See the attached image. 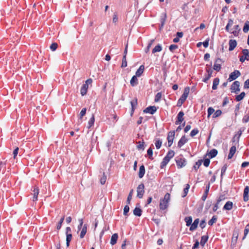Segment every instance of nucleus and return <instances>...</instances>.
I'll return each mask as SVG.
<instances>
[{
    "mask_svg": "<svg viewBox=\"0 0 249 249\" xmlns=\"http://www.w3.org/2000/svg\"><path fill=\"white\" fill-rule=\"evenodd\" d=\"M170 200V195L166 193L163 199L160 200V208L162 210H165L168 207V203Z\"/></svg>",
    "mask_w": 249,
    "mask_h": 249,
    "instance_id": "f257e3e1",
    "label": "nucleus"
},
{
    "mask_svg": "<svg viewBox=\"0 0 249 249\" xmlns=\"http://www.w3.org/2000/svg\"><path fill=\"white\" fill-rule=\"evenodd\" d=\"M175 155V152L173 150H170L168 151L166 156L164 158L162 161L161 163L160 167L163 168L168 163L170 159H172Z\"/></svg>",
    "mask_w": 249,
    "mask_h": 249,
    "instance_id": "f03ea898",
    "label": "nucleus"
},
{
    "mask_svg": "<svg viewBox=\"0 0 249 249\" xmlns=\"http://www.w3.org/2000/svg\"><path fill=\"white\" fill-rule=\"evenodd\" d=\"M190 91V88L189 87H186L184 89V92L183 94L181 95L179 99L178 100L177 106L178 107H180L183 102L186 100L187 98L189 93Z\"/></svg>",
    "mask_w": 249,
    "mask_h": 249,
    "instance_id": "7ed1b4c3",
    "label": "nucleus"
},
{
    "mask_svg": "<svg viewBox=\"0 0 249 249\" xmlns=\"http://www.w3.org/2000/svg\"><path fill=\"white\" fill-rule=\"evenodd\" d=\"M144 193V184L141 183L139 185L137 188V196L139 198H142Z\"/></svg>",
    "mask_w": 249,
    "mask_h": 249,
    "instance_id": "20e7f679",
    "label": "nucleus"
},
{
    "mask_svg": "<svg viewBox=\"0 0 249 249\" xmlns=\"http://www.w3.org/2000/svg\"><path fill=\"white\" fill-rule=\"evenodd\" d=\"M240 82L238 81H234L231 86V92L238 93L240 91Z\"/></svg>",
    "mask_w": 249,
    "mask_h": 249,
    "instance_id": "39448f33",
    "label": "nucleus"
},
{
    "mask_svg": "<svg viewBox=\"0 0 249 249\" xmlns=\"http://www.w3.org/2000/svg\"><path fill=\"white\" fill-rule=\"evenodd\" d=\"M240 75H241V73L239 71L235 70L233 72H231L230 74L229 77L228 79V80L230 82L234 80H235L236 78H237Z\"/></svg>",
    "mask_w": 249,
    "mask_h": 249,
    "instance_id": "423d86ee",
    "label": "nucleus"
},
{
    "mask_svg": "<svg viewBox=\"0 0 249 249\" xmlns=\"http://www.w3.org/2000/svg\"><path fill=\"white\" fill-rule=\"evenodd\" d=\"M223 61L220 58H217L215 61L214 64L213 65V69L214 70L219 71L221 69V65L222 64Z\"/></svg>",
    "mask_w": 249,
    "mask_h": 249,
    "instance_id": "0eeeda50",
    "label": "nucleus"
},
{
    "mask_svg": "<svg viewBox=\"0 0 249 249\" xmlns=\"http://www.w3.org/2000/svg\"><path fill=\"white\" fill-rule=\"evenodd\" d=\"M175 134V131H170L168 134L167 140L169 147H170L173 144Z\"/></svg>",
    "mask_w": 249,
    "mask_h": 249,
    "instance_id": "6e6552de",
    "label": "nucleus"
},
{
    "mask_svg": "<svg viewBox=\"0 0 249 249\" xmlns=\"http://www.w3.org/2000/svg\"><path fill=\"white\" fill-rule=\"evenodd\" d=\"M157 111V108L155 106H149L146 107L143 112L146 113H150V114H153Z\"/></svg>",
    "mask_w": 249,
    "mask_h": 249,
    "instance_id": "1a4fd4ad",
    "label": "nucleus"
},
{
    "mask_svg": "<svg viewBox=\"0 0 249 249\" xmlns=\"http://www.w3.org/2000/svg\"><path fill=\"white\" fill-rule=\"evenodd\" d=\"M184 115V114L183 112L182 111H180L178 113V116H177V120L176 121V123H175L176 124H180L183 121Z\"/></svg>",
    "mask_w": 249,
    "mask_h": 249,
    "instance_id": "9d476101",
    "label": "nucleus"
},
{
    "mask_svg": "<svg viewBox=\"0 0 249 249\" xmlns=\"http://www.w3.org/2000/svg\"><path fill=\"white\" fill-rule=\"evenodd\" d=\"M239 233V230L238 229L235 230L233 231V234H232V237L231 239L232 243H234V244H235L237 242Z\"/></svg>",
    "mask_w": 249,
    "mask_h": 249,
    "instance_id": "9b49d317",
    "label": "nucleus"
},
{
    "mask_svg": "<svg viewBox=\"0 0 249 249\" xmlns=\"http://www.w3.org/2000/svg\"><path fill=\"white\" fill-rule=\"evenodd\" d=\"M229 50L230 51H231L234 50V49L237 46V42L234 39H230L229 42Z\"/></svg>",
    "mask_w": 249,
    "mask_h": 249,
    "instance_id": "f8f14e48",
    "label": "nucleus"
},
{
    "mask_svg": "<svg viewBox=\"0 0 249 249\" xmlns=\"http://www.w3.org/2000/svg\"><path fill=\"white\" fill-rule=\"evenodd\" d=\"M188 142V139L186 137L185 135L182 136L181 139L178 142V147H182L185 143Z\"/></svg>",
    "mask_w": 249,
    "mask_h": 249,
    "instance_id": "ddd939ff",
    "label": "nucleus"
},
{
    "mask_svg": "<svg viewBox=\"0 0 249 249\" xmlns=\"http://www.w3.org/2000/svg\"><path fill=\"white\" fill-rule=\"evenodd\" d=\"M249 187L247 186L244 190L243 199L244 201L247 202L249 200Z\"/></svg>",
    "mask_w": 249,
    "mask_h": 249,
    "instance_id": "4468645a",
    "label": "nucleus"
},
{
    "mask_svg": "<svg viewBox=\"0 0 249 249\" xmlns=\"http://www.w3.org/2000/svg\"><path fill=\"white\" fill-rule=\"evenodd\" d=\"M199 222V218L196 219L194 220V222L190 226V231H193L195 230L197 228Z\"/></svg>",
    "mask_w": 249,
    "mask_h": 249,
    "instance_id": "2eb2a0df",
    "label": "nucleus"
},
{
    "mask_svg": "<svg viewBox=\"0 0 249 249\" xmlns=\"http://www.w3.org/2000/svg\"><path fill=\"white\" fill-rule=\"evenodd\" d=\"M233 203L231 201H228L226 202L223 207V210L230 211L232 209Z\"/></svg>",
    "mask_w": 249,
    "mask_h": 249,
    "instance_id": "dca6fc26",
    "label": "nucleus"
},
{
    "mask_svg": "<svg viewBox=\"0 0 249 249\" xmlns=\"http://www.w3.org/2000/svg\"><path fill=\"white\" fill-rule=\"evenodd\" d=\"M186 161L184 159H179L176 160L177 166L179 168H182L185 165Z\"/></svg>",
    "mask_w": 249,
    "mask_h": 249,
    "instance_id": "f3484780",
    "label": "nucleus"
},
{
    "mask_svg": "<svg viewBox=\"0 0 249 249\" xmlns=\"http://www.w3.org/2000/svg\"><path fill=\"white\" fill-rule=\"evenodd\" d=\"M131 105V115L133 113L135 108L137 106V99L134 98L130 102Z\"/></svg>",
    "mask_w": 249,
    "mask_h": 249,
    "instance_id": "a211bd4d",
    "label": "nucleus"
},
{
    "mask_svg": "<svg viewBox=\"0 0 249 249\" xmlns=\"http://www.w3.org/2000/svg\"><path fill=\"white\" fill-rule=\"evenodd\" d=\"M81 231L80 234V237L81 238H84L85 234L87 233V224H85L83 225V227L81 228Z\"/></svg>",
    "mask_w": 249,
    "mask_h": 249,
    "instance_id": "6ab92c4d",
    "label": "nucleus"
},
{
    "mask_svg": "<svg viewBox=\"0 0 249 249\" xmlns=\"http://www.w3.org/2000/svg\"><path fill=\"white\" fill-rule=\"evenodd\" d=\"M167 18V14L166 13H162L160 17V23H162V26H164L165 22L166 21Z\"/></svg>",
    "mask_w": 249,
    "mask_h": 249,
    "instance_id": "aec40b11",
    "label": "nucleus"
},
{
    "mask_svg": "<svg viewBox=\"0 0 249 249\" xmlns=\"http://www.w3.org/2000/svg\"><path fill=\"white\" fill-rule=\"evenodd\" d=\"M210 183H209L207 185V186L206 187L205 192L202 196V199L203 201H205L207 197V196H208V193L209 191V189H210Z\"/></svg>",
    "mask_w": 249,
    "mask_h": 249,
    "instance_id": "412c9836",
    "label": "nucleus"
},
{
    "mask_svg": "<svg viewBox=\"0 0 249 249\" xmlns=\"http://www.w3.org/2000/svg\"><path fill=\"white\" fill-rule=\"evenodd\" d=\"M144 69V67L143 65H141L139 68L137 70V71L136 72L135 76L137 77H140L142 73L143 72Z\"/></svg>",
    "mask_w": 249,
    "mask_h": 249,
    "instance_id": "4be33fe9",
    "label": "nucleus"
},
{
    "mask_svg": "<svg viewBox=\"0 0 249 249\" xmlns=\"http://www.w3.org/2000/svg\"><path fill=\"white\" fill-rule=\"evenodd\" d=\"M236 147L235 146H232L230 150L229 154L228 155V159H231L232 158L233 156L235 154L236 152Z\"/></svg>",
    "mask_w": 249,
    "mask_h": 249,
    "instance_id": "5701e85b",
    "label": "nucleus"
},
{
    "mask_svg": "<svg viewBox=\"0 0 249 249\" xmlns=\"http://www.w3.org/2000/svg\"><path fill=\"white\" fill-rule=\"evenodd\" d=\"M118 238V234L117 233H114L111 236L110 244L112 245H115L117 241Z\"/></svg>",
    "mask_w": 249,
    "mask_h": 249,
    "instance_id": "b1692460",
    "label": "nucleus"
},
{
    "mask_svg": "<svg viewBox=\"0 0 249 249\" xmlns=\"http://www.w3.org/2000/svg\"><path fill=\"white\" fill-rule=\"evenodd\" d=\"M137 76L134 75L130 80V83L132 87L136 86L138 84Z\"/></svg>",
    "mask_w": 249,
    "mask_h": 249,
    "instance_id": "393cba45",
    "label": "nucleus"
},
{
    "mask_svg": "<svg viewBox=\"0 0 249 249\" xmlns=\"http://www.w3.org/2000/svg\"><path fill=\"white\" fill-rule=\"evenodd\" d=\"M145 174V168L144 166L142 165L140 166L139 172V177L142 178Z\"/></svg>",
    "mask_w": 249,
    "mask_h": 249,
    "instance_id": "a878e982",
    "label": "nucleus"
},
{
    "mask_svg": "<svg viewBox=\"0 0 249 249\" xmlns=\"http://www.w3.org/2000/svg\"><path fill=\"white\" fill-rule=\"evenodd\" d=\"M217 150L215 149H213L211 150L208 154L209 157L210 158H213L215 157L217 154Z\"/></svg>",
    "mask_w": 249,
    "mask_h": 249,
    "instance_id": "bb28decb",
    "label": "nucleus"
},
{
    "mask_svg": "<svg viewBox=\"0 0 249 249\" xmlns=\"http://www.w3.org/2000/svg\"><path fill=\"white\" fill-rule=\"evenodd\" d=\"M208 239V236L203 235L201 237L200 244L202 247L204 246L205 243L207 242Z\"/></svg>",
    "mask_w": 249,
    "mask_h": 249,
    "instance_id": "cd10ccee",
    "label": "nucleus"
},
{
    "mask_svg": "<svg viewBox=\"0 0 249 249\" xmlns=\"http://www.w3.org/2000/svg\"><path fill=\"white\" fill-rule=\"evenodd\" d=\"M219 79L218 78H215L213 81L212 89L213 90L217 89V85L219 84Z\"/></svg>",
    "mask_w": 249,
    "mask_h": 249,
    "instance_id": "c85d7f7f",
    "label": "nucleus"
},
{
    "mask_svg": "<svg viewBox=\"0 0 249 249\" xmlns=\"http://www.w3.org/2000/svg\"><path fill=\"white\" fill-rule=\"evenodd\" d=\"M142 211L139 208L136 207L133 211V213L135 215L140 216L142 215Z\"/></svg>",
    "mask_w": 249,
    "mask_h": 249,
    "instance_id": "c756f323",
    "label": "nucleus"
},
{
    "mask_svg": "<svg viewBox=\"0 0 249 249\" xmlns=\"http://www.w3.org/2000/svg\"><path fill=\"white\" fill-rule=\"evenodd\" d=\"M245 95H246V93H245V92H242L239 95H237L236 96L235 100L237 102L240 101L244 99Z\"/></svg>",
    "mask_w": 249,
    "mask_h": 249,
    "instance_id": "7c9ffc66",
    "label": "nucleus"
},
{
    "mask_svg": "<svg viewBox=\"0 0 249 249\" xmlns=\"http://www.w3.org/2000/svg\"><path fill=\"white\" fill-rule=\"evenodd\" d=\"M162 50V46L160 44H158L155 47V48L152 50V53H154L157 52H160Z\"/></svg>",
    "mask_w": 249,
    "mask_h": 249,
    "instance_id": "2f4dec72",
    "label": "nucleus"
},
{
    "mask_svg": "<svg viewBox=\"0 0 249 249\" xmlns=\"http://www.w3.org/2000/svg\"><path fill=\"white\" fill-rule=\"evenodd\" d=\"M184 220L186 223L187 226H190L192 222V217L191 216L186 217Z\"/></svg>",
    "mask_w": 249,
    "mask_h": 249,
    "instance_id": "473e14b6",
    "label": "nucleus"
},
{
    "mask_svg": "<svg viewBox=\"0 0 249 249\" xmlns=\"http://www.w3.org/2000/svg\"><path fill=\"white\" fill-rule=\"evenodd\" d=\"M189 188L190 185L189 184H186V187L183 190V195H182V197H184L187 195Z\"/></svg>",
    "mask_w": 249,
    "mask_h": 249,
    "instance_id": "72a5a7b5",
    "label": "nucleus"
},
{
    "mask_svg": "<svg viewBox=\"0 0 249 249\" xmlns=\"http://www.w3.org/2000/svg\"><path fill=\"white\" fill-rule=\"evenodd\" d=\"M66 245L67 247H69L70 246V243L72 239V234H66Z\"/></svg>",
    "mask_w": 249,
    "mask_h": 249,
    "instance_id": "f704fd0d",
    "label": "nucleus"
},
{
    "mask_svg": "<svg viewBox=\"0 0 249 249\" xmlns=\"http://www.w3.org/2000/svg\"><path fill=\"white\" fill-rule=\"evenodd\" d=\"M94 115H92L91 118L89 119V122H88V128H90L94 124Z\"/></svg>",
    "mask_w": 249,
    "mask_h": 249,
    "instance_id": "c9c22d12",
    "label": "nucleus"
},
{
    "mask_svg": "<svg viewBox=\"0 0 249 249\" xmlns=\"http://www.w3.org/2000/svg\"><path fill=\"white\" fill-rule=\"evenodd\" d=\"M217 219V217L216 216H213L212 218L208 222V224L210 226H212L214 223H215Z\"/></svg>",
    "mask_w": 249,
    "mask_h": 249,
    "instance_id": "e433bc0d",
    "label": "nucleus"
},
{
    "mask_svg": "<svg viewBox=\"0 0 249 249\" xmlns=\"http://www.w3.org/2000/svg\"><path fill=\"white\" fill-rule=\"evenodd\" d=\"M249 30V21H247L244 25L243 31L244 33H247Z\"/></svg>",
    "mask_w": 249,
    "mask_h": 249,
    "instance_id": "4c0bfd02",
    "label": "nucleus"
},
{
    "mask_svg": "<svg viewBox=\"0 0 249 249\" xmlns=\"http://www.w3.org/2000/svg\"><path fill=\"white\" fill-rule=\"evenodd\" d=\"M155 145L157 149H159L160 148L162 144V141L159 139H157L155 140Z\"/></svg>",
    "mask_w": 249,
    "mask_h": 249,
    "instance_id": "58836bf2",
    "label": "nucleus"
},
{
    "mask_svg": "<svg viewBox=\"0 0 249 249\" xmlns=\"http://www.w3.org/2000/svg\"><path fill=\"white\" fill-rule=\"evenodd\" d=\"M249 232V223L246 226L244 230V235L242 238V240H244Z\"/></svg>",
    "mask_w": 249,
    "mask_h": 249,
    "instance_id": "ea45409f",
    "label": "nucleus"
},
{
    "mask_svg": "<svg viewBox=\"0 0 249 249\" xmlns=\"http://www.w3.org/2000/svg\"><path fill=\"white\" fill-rule=\"evenodd\" d=\"M133 190L132 189L130 190L129 193V195L127 196V200H126V202H127V204H129L130 202V201L132 199V195H133Z\"/></svg>",
    "mask_w": 249,
    "mask_h": 249,
    "instance_id": "a19ab883",
    "label": "nucleus"
},
{
    "mask_svg": "<svg viewBox=\"0 0 249 249\" xmlns=\"http://www.w3.org/2000/svg\"><path fill=\"white\" fill-rule=\"evenodd\" d=\"M202 162V160H199L197 162H196L195 165L194 166V168L195 170H197L200 165H201Z\"/></svg>",
    "mask_w": 249,
    "mask_h": 249,
    "instance_id": "79ce46f5",
    "label": "nucleus"
},
{
    "mask_svg": "<svg viewBox=\"0 0 249 249\" xmlns=\"http://www.w3.org/2000/svg\"><path fill=\"white\" fill-rule=\"evenodd\" d=\"M243 55L246 57L247 60H249V51L247 49H244L242 50Z\"/></svg>",
    "mask_w": 249,
    "mask_h": 249,
    "instance_id": "37998d69",
    "label": "nucleus"
},
{
    "mask_svg": "<svg viewBox=\"0 0 249 249\" xmlns=\"http://www.w3.org/2000/svg\"><path fill=\"white\" fill-rule=\"evenodd\" d=\"M198 132H199V130L197 128L194 129L191 131V132L190 133V136L192 137H193L195 136H196V135H197L198 133Z\"/></svg>",
    "mask_w": 249,
    "mask_h": 249,
    "instance_id": "c03bdc74",
    "label": "nucleus"
},
{
    "mask_svg": "<svg viewBox=\"0 0 249 249\" xmlns=\"http://www.w3.org/2000/svg\"><path fill=\"white\" fill-rule=\"evenodd\" d=\"M147 155L149 156V158L150 159V160H153V158L152 157V155H153V150H152V148L150 147L148 150H147Z\"/></svg>",
    "mask_w": 249,
    "mask_h": 249,
    "instance_id": "a18cd8bd",
    "label": "nucleus"
},
{
    "mask_svg": "<svg viewBox=\"0 0 249 249\" xmlns=\"http://www.w3.org/2000/svg\"><path fill=\"white\" fill-rule=\"evenodd\" d=\"M161 98V93L160 92H158L155 96V102H158Z\"/></svg>",
    "mask_w": 249,
    "mask_h": 249,
    "instance_id": "49530a36",
    "label": "nucleus"
},
{
    "mask_svg": "<svg viewBox=\"0 0 249 249\" xmlns=\"http://www.w3.org/2000/svg\"><path fill=\"white\" fill-rule=\"evenodd\" d=\"M154 39H152L150 41V42H149L148 44V46L146 48V49H145V52L146 53H147L149 51V49L151 46V45H152L153 43L154 42Z\"/></svg>",
    "mask_w": 249,
    "mask_h": 249,
    "instance_id": "de8ad7c7",
    "label": "nucleus"
},
{
    "mask_svg": "<svg viewBox=\"0 0 249 249\" xmlns=\"http://www.w3.org/2000/svg\"><path fill=\"white\" fill-rule=\"evenodd\" d=\"M127 66V61L125 56H123L122 60V64L121 67L122 68H125Z\"/></svg>",
    "mask_w": 249,
    "mask_h": 249,
    "instance_id": "09e8293b",
    "label": "nucleus"
},
{
    "mask_svg": "<svg viewBox=\"0 0 249 249\" xmlns=\"http://www.w3.org/2000/svg\"><path fill=\"white\" fill-rule=\"evenodd\" d=\"M222 112L220 110H217L214 112L213 117L215 118L221 115Z\"/></svg>",
    "mask_w": 249,
    "mask_h": 249,
    "instance_id": "8fccbe9b",
    "label": "nucleus"
},
{
    "mask_svg": "<svg viewBox=\"0 0 249 249\" xmlns=\"http://www.w3.org/2000/svg\"><path fill=\"white\" fill-rule=\"evenodd\" d=\"M214 109L212 107H210L208 109V117H209L212 114L214 113Z\"/></svg>",
    "mask_w": 249,
    "mask_h": 249,
    "instance_id": "3c124183",
    "label": "nucleus"
},
{
    "mask_svg": "<svg viewBox=\"0 0 249 249\" xmlns=\"http://www.w3.org/2000/svg\"><path fill=\"white\" fill-rule=\"evenodd\" d=\"M57 46H58V45L57 43H53L51 45L50 48L51 50H52L53 51H54L57 49Z\"/></svg>",
    "mask_w": 249,
    "mask_h": 249,
    "instance_id": "603ef678",
    "label": "nucleus"
},
{
    "mask_svg": "<svg viewBox=\"0 0 249 249\" xmlns=\"http://www.w3.org/2000/svg\"><path fill=\"white\" fill-rule=\"evenodd\" d=\"M64 220V216H63L61 218V219L60 220L57 226V230H59L61 226H62V224L63 222V221Z\"/></svg>",
    "mask_w": 249,
    "mask_h": 249,
    "instance_id": "864d4df0",
    "label": "nucleus"
},
{
    "mask_svg": "<svg viewBox=\"0 0 249 249\" xmlns=\"http://www.w3.org/2000/svg\"><path fill=\"white\" fill-rule=\"evenodd\" d=\"M107 180V177L105 175V173H103V176L100 179V182L101 184L103 185L105 183Z\"/></svg>",
    "mask_w": 249,
    "mask_h": 249,
    "instance_id": "5fc2aeb1",
    "label": "nucleus"
},
{
    "mask_svg": "<svg viewBox=\"0 0 249 249\" xmlns=\"http://www.w3.org/2000/svg\"><path fill=\"white\" fill-rule=\"evenodd\" d=\"M208 71V77H207L206 78H204L203 80V81L204 82H207V81L209 79V78L211 77V75H212V71H211L209 70H208L207 71Z\"/></svg>",
    "mask_w": 249,
    "mask_h": 249,
    "instance_id": "6e6d98bb",
    "label": "nucleus"
},
{
    "mask_svg": "<svg viewBox=\"0 0 249 249\" xmlns=\"http://www.w3.org/2000/svg\"><path fill=\"white\" fill-rule=\"evenodd\" d=\"M79 224L78 225L77 228L78 231L80 230L81 228L83 227V220L82 218L79 219L78 220Z\"/></svg>",
    "mask_w": 249,
    "mask_h": 249,
    "instance_id": "4d7b16f0",
    "label": "nucleus"
},
{
    "mask_svg": "<svg viewBox=\"0 0 249 249\" xmlns=\"http://www.w3.org/2000/svg\"><path fill=\"white\" fill-rule=\"evenodd\" d=\"M86 108H83L80 113V119H82V118L86 114Z\"/></svg>",
    "mask_w": 249,
    "mask_h": 249,
    "instance_id": "13d9d810",
    "label": "nucleus"
},
{
    "mask_svg": "<svg viewBox=\"0 0 249 249\" xmlns=\"http://www.w3.org/2000/svg\"><path fill=\"white\" fill-rule=\"evenodd\" d=\"M129 211V207L128 205H126L124 206V214L126 215L128 212Z\"/></svg>",
    "mask_w": 249,
    "mask_h": 249,
    "instance_id": "bf43d9fd",
    "label": "nucleus"
},
{
    "mask_svg": "<svg viewBox=\"0 0 249 249\" xmlns=\"http://www.w3.org/2000/svg\"><path fill=\"white\" fill-rule=\"evenodd\" d=\"M226 169H227V166L226 165H225L223 166V167L221 169V179H222L223 176L224 174L225 173V172H226Z\"/></svg>",
    "mask_w": 249,
    "mask_h": 249,
    "instance_id": "052dcab7",
    "label": "nucleus"
},
{
    "mask_svg": "<svg viewBox=\"0 0 249 249\" xmlns=\"http://www.w3.org/2000/svg\"><path fill=\"white\" fill-rule=\"evenodd\" d=\"M33 196H38L39 194V189L38 187H36L34 188L33 190Z\"/></svg>",
    "mask_w": 249,
    "mask_h": 249,
    "instance_id": "680f3d73",
    "label": "nucleus"
},
{
    "mask_svg": "<svg viewBox=\"0 0 249 249\" xmlns=\"http://www.w3.org/2000/svg\"><path fill=\"white\" fill-rule=\"evenodd\" d=\"M178 48V46L177 45L172 44V45H171L169 46V50H170V51L173 52L174 50H176Z\"/></svg>",
    "mask_w": 249,
    "mask_h": 249,
    "instance_id": "e2e57ef3",
    "label": "nucleus"
},
{
    "mask_svg": "<svg viewBox=\"0 0 249 249\" xmlns=\"http://www.w3.org/2000/svg\"><path fill=\"white\" fill-rule=\"evenodd\" d=\"M210 163V160L209 159H205L203 161V164L205 167H208Z\"/></svg>",
    "mask_w": 249,
    "mask_h": 249,
    "instance_id": "0e129e2a",
    "label": "nucleus"
},
{
    "mask_svg": "<svg viewBox=\"0 0 249 249\" xmlns=\"http://www.w3.org/2000/svg\"><path fill=\"white\" fill-rule=\"evenodd\" d=\"M138 143L139 144V145H137V148L138 149H142V150H143L144 149V147L143 146L144 142H142V143H141V142H139Z\"/></svg>",
    "mask_w": 249,
    "mask_h": 249,
    "instance_id": "69168bd1",
    "label": "nucleus"
},
{
    "mask_svg": "<svg viewBox=\"0 0 249 249\" xmlns=\"http://www.w3.org/2000/svg\"><path fill=\"white\" fill-rule=\"evenodd\" d=\"M249 121V116H244L242 119L243 123H247Z\"/></svg>",
    "mask_w": 249,
    "mask_h": 249,
    "instance_id": "338daca9",
    "label": "nucleus"
},
{
    "mask_svg": "<svg viewBox=\"0 0 249 249\" xmlns=\"http://www.w3.org/2000/svg\"><path fill=\"white\" fill-rule=\"evenodd\" d=\"M244 89H249V79H247L244 83Z\"/></svg>",
    "mask_w": 249,
    "mask_h": 249,
    "instance_id": "774afa93",
    "label": "nucleus"
}]
</instances>
